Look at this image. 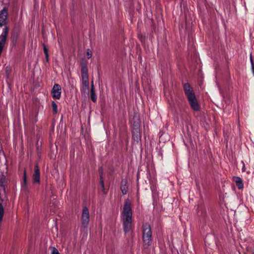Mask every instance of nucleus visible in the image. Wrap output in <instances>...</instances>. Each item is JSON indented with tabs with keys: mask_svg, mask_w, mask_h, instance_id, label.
Returning a JSON list of instances; mask_svg holds the SVG:
<instances>
[{
	"mask_svg": "<svg viewBox=\"0 0 254 254\" xmlns=\"http://www.w3.org/2000/svg\"><path fill=\"white\" fill-rule=\"evenodd\" d=\"M132 211L131 202L128 199L126 200L123 209L121 213V219L123 223L124 231L128 233L132 227Z\"/></svg>",
	"mask_w": 254,
	"mask_h": 254,
	"instance_id": "obj_1",
	"label": "nucleus"
},
{
	"mask_svg": "<svg viewBox=\"0 0 254 254\" xmlns=\"http://www.w3.org/2000/svg\"><path fill=\"white\" fill-rule=\"evenodd\" d=\"M152 236V231L149 224L148 223L143 224L142 225V241L144 249H147L150 246Z\"/></svg>",
	"mask_w": 254,
	"mask_h": 254,
	"instance_id": "obj_2",
	"label": "nucleus"
},
{
	"mask_svg": "<svg viewBox=\"0 0 254 254\" xmlns=\"http://www.w3.org/2000/svg\"><path fill=\"white\" fill-rule=\"evenodd\" d=\"M81 219L82 226L84 228H87L89 224V213L86 207H84L82 210Z\"/></svg>",
	"mask_w": 254,
	"mask_h": 254,
	"instance_id": "obj_3",
	"label": "nucleus"
},
{
	"mask_svg": "<svg viewBox=\"0 0 254 254\" xmlns=\"http://www.w3.org/2000/svg\"><path fill=\"white\" fill-rule=\"evenodd\" d=\"M7 15V10L5 7L0 11V27L5 26Z\"/></svg>",
	"mask_w": 254,
	"mask_h": 254,
	"instance_id": "obj_4",
	"label": "nucleus"
},
{
	"mask_svg": "<svg viewBox=\"0 0 254 254\" xmlns=\"http://www.w3.org/2000/svg\"><path fill=\"white\" fill-rule=\"evenodd\" d=\"M189 103L192 109L195 111H199L200 109V106L198 103L197 100L195 95L191 97L188 98Z\"/></svg>",
	"mask_w": 254,
	"mask_h": 254,
	"instance_id": "obj_5",
	"label": "nucleus"
},
{
	"mask_svg": "<svg viewBox=\"0 0 254 254\" xmlns=\"http://www.w3.org/2000/svg\"><path fill=\"white\" fill-rule=\"evenodd\" d=\"M183 88L185 94L187 97V99L192 96H195L194 92L190 84L188 83H186L183 85Z\"/></svg>",
	"mask_w": 254,
	"mask_h": 254,
	"instance_id": "obj_6",
	"label": "nucleus"
},
{
	"mask_svg": "<svg viewBox=\"0 0 254 254\" xmlns=\"http://www.w3.org/2000/svg\"><path fill=\"white\" fill-rule=\"evenodd\" d=\"M82 86L80 87L81 92H86L89 89L88 76H81Z\"/></svg>",
	"mask_w": 254,
	"mask_h": 254,
	"instance_id": "obj_7",
	"label": "nucleus"
},
{
	"mask_svg": "<svg viewBox=\"0 0 254 254\" xmlns=\"http://www.w3.org/2000/svg\"><path fill=\"white\" fill-rule=\"evenodd\" d=\"M53 97L56 99L60 98L61 96V87L60 85L55 84L52 89Z\"/></svg>",
	"mask_w": 254,
	"mask_h": 254,
	"instance_id": "obj_8",
	"label": "nucleus"
},
{
	"mask_svg": "<svg viewBox=\"0 0 254 254\" xmlns=\"http://www.w3.org/2000/svg\"><path fill=\"white\" fill-rule=\"evenodd\" d=\"M33 180L35 183H39L40 181V170L38 166L36 164L35 166V171L33 175Z\"/></svg>",
	"mask_w": 254,
	"mask_h": 254,
	"instance_id": "obj_9",
	"label": "nucleus"
},
{
	"mask_svg": "<svg viewBox=\"0 0 254 254\" xmlns=\"http://www.w3.org/2000/svg\"><path fill=\"white\" fill-rule=\"evenodd\" d=\"M121 190L123 194H126L128 191L127 182L126 180H123L121 183Z\"/></svg>",
	"mask_w": 254,
	"mask_h": 254,
	"instance_id": "obj_10",
	"label": "nucleus"
},
{
	"mask_svg": "<svg viewBox=\"0 0 254 254\" xmlns=\"http://www.w3.org/2000/svg\"><path fill=\"white\" fill-rule=\"evenodd\" d=\"M8 33V29L6 26H5L3 29L2 32L0 36V42L3 43H5L6 37Z\"/></svg>",
	"mask_w": 254,
	"mask_h": 254,
	"instance_id": "obj_11",
	"label": "nucleus"
},
{
	"mask_svg": "<svg viewBox=\"0 0 254 254\" xmlns=\"http://www.w3.org/2000/svg\"><path fill=\"white\" fill-rule=\"evenodd\" d=\"M233 181L235 182L236 186L239 189H242L244 188V185L242 179L238 177H234Z\"/></svg>",
	"mask_w": 254,
	"mask_h": 254,
	"instance_id": "obj_12",
	"label": "nucleus"
},
{
	"mask_svg": "<svg viewBox=\"0 0 254 254\" xmlns=\"http://www.w3.org/2000/svg\"><path fill=\"white\" fill-rule=\"evenodd\" d=\"M90 96H91V99L92 101L93 102H96V100H97V96L96 95V93H95V92L94 90L93 81H92Z\"/></svg>",
	"mask_w": 254,
	"mask_h": 254,
	"instance_id": "obj_13",
	"label": "nucleus"
},
{
	"mask_svg": "<svg viewBox=\"0 0 254 254\" xmlns=\"http://www.w3.org/2000/svg\"><path fill=\"white\" fill-rule=\"evenodd\" d=\"M6 163V159L2 152H0V167L2 165H5Z\"/></svg>",
	"mask_w": 254,
	"mask_h": 254,
	"instance_id": "obj_14",
	"label": "nucleus"
},
{
	"mask_svg": "<svg viewBox=\"0 0 254 254\" xmlns=\"http://www.w3.org/2000/svg\"><path fill=\"white\" fill-rule=\"evenodd\" d=\"M81 76H88V69L85 65H82L81 67Z\"/></svg>",
	"mask_w": 254,
	"mask_h": 254,
	"instance_id": "obj_15",
	"label": "nucleus"
},
{
	"mask_svg": "<svg viewBox=\"0 0 254 254\" xmlns=\"http://www.w3.org/2000/svg\"><path fill=\"white\" fill-rule=\"evenodd\" d=\"M22 187L23 189H26V172L24 171V178H23V184H22Z\"/></svg>",
	"mask_w": 254,
	"mask_h": 254,
	"instance_id": "obj_16",
	"label": "nucleus"
},
{
	"mask_svg": "<svg viewBox=\"0 0 254 254\" xmlns=\"http://www.w3.org/2000/svg\"><path fill=\"white\" fill-rule=\"evenodd\" d=\"M99 171H100V184L101 185L103 190H104V184L103 179L102 177V172L100 170H99Z\"/></svg>",
	"mask_w": 254,
	"mask_h": 254,
	"instance_id": "obj_17",
	"label": "nucleus"
},
{
	"mask_svg": "<svg viewBox=\"0 0 254 254\" xmlns=\"http://www.w3.org/2000/svg\"><path fill=\"white\" fill-rule=\"evenodd\" d=\"M52 105L54 113L57 114V112H58V109H57V105L56 103L53 101L52 102Z\"/></svg>",
	"mask_w": 254,
	"mask_h": 254,
	"instance_id": "obj_18",
	"label": "nucleus"
},
{
	"mask_svg": "<svg viewBox=\"0 0 254 254\" xmlns=\"http://www.w3.org/2000/svg\"><path fill=\"white\" fill-rule=\"evenodd\" d=\"M86 54H87V58L88 59H90L91 58L92 55V51L90 49H87L86 51Z\"/></svg>",
	"mask_w": 254,
	"mask_h": 254,
	"instance_id": "obj_19",
	"label": "nucleus"
},
{
	"mask_svg": "<svg viewBox=\"0 0 254 254\" xmlns=\"http://www.w3.org/2000/svg\"><path fill=\"white\" fill-rule=\"evenodd\" d=\"M52 254H60L58 250L55 248H53L52 251Z\"/></svg>",
	"mask_w": 254,
	"mask_h": 254,
	"instance_id": "obj_20",
	"label": "nucleus"
},
{
	"mask_svg": "<svg viewBox=\"0 0 254 254\" xmlns=\"http://www.w3.org/2000/svg\"><path fill=\"white\" fill-rule=\"evenodd\" d=\"M44 52L45 55H47L48 53V49L47 48L45 45H44Z\"/></svg>",
	"mask_w": 254,
	"mask_h": 254,
	"instance_id": "obj_21",
	"label": "nucleus"
},
{
	"mask_svg": "<svg viewBox=\"0 0 254 254\" xmlns=\"http://www.w3.org/2000/svg\"><path fill=\"white\" fill-rule=\"evenodd\" d=\"M135 137H136L137 140L140 138L139 133L137 130H136Z\"/></svg>",
	"mask_w": 254,
	"mask_h": 254,
	"instance_id": "obj_22",
	"label": "nucleus"
},
{
	"mask_svg": "<svg viewBox=\"0 0 254 254\" xmlns=\"http://www.w3.org/2000/svg\"><path fill=\"white\" fill-rule=\"evenodd\" d=\"M250 61H251V65H253V64H254L252 55H251V56H250Z\"/></svg>",
	"mask_w": 254,
	"mask_h": 254,
	"instance_id": "obj_23",
	"label": "nucleus"
},
{
	"mask_svg": "<svg viewBox=\"0 0 254 254\" xmlns=\"http://www.w3.org/2000/svg\"><path fill=\"white\" fill-rule=\"evenodd\" d=\"M252 65V71L254 75V64H253V65Z\"/></svg>",
	"mask_w": 254,
	"mask_h": 254,
	"instance_id": "obj_24",
	"label": "nucleus"
},
{
	"mask_svg": "<svg viewBox=\"0 0 254 254\" xmlns=\"http://www.w3.org/2000/svg\"><path fill=\"white\" fill-rule=\"evenodd\" d=\"M45 56H46V61H48V53H47V55H45Z\"/></svg>",
	"mask_w": 254,
	"mask_h": 254,
	"instance_id": "obj_25",
	"label": "nucleus"
},
{
	"mask_svg": "<svg viewBox=\"0 0 254 254\" xmlns=\"http://www.w3.org/2000/svg\"><path fill=\"white\" fill-rule=\"evenodd\" d=\"M134 136H135L134 132H133V137H134Z\"/></svg>",
	"mask_w": 254,
	"mask_h": 254,
	"instance_id": "obj_26",
	"label": "nucleus"
},
{
	"mask_svg": "<svg viewBox=\"0 0 254 254\" xmlns=\"http://www.w3.org/2000/svg\"><path fill=\"white\" fill-rule=\"evenodd\" d=\"M253 254H254V252L253 253Z\"/></svg>",
	"mask_w": 254,
	"mask_h": 254,
	"instance_id": "obj_27",
	"label": "nucleus"
}]
</instances>
